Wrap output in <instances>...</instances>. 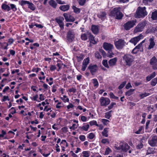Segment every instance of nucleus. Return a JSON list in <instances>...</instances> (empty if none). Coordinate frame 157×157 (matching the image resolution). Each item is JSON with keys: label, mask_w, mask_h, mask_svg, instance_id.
<instances>
[{"label": "nucleus", "mask_w": 157, "mask_h": 157, "mask_svg": "<svg viewBox=\"0 0 157 157\" xmlns=\"http://www.w3.org/2000/svg\"><path fill=\"white\" fill-rule=\"evenodd\" d=\"M120 7H116L114 8L111 12V15L115 17L117 19H121L123 16L122 13L120 11Z\"/></svg>", "instance_id": "1"}, {"label": "nucleus", "mask_w": 157, "mask_h": 157, "mask_svg": "<svg viewBox=\"0 0 157 157\" xmlns=\"http://www.w3.org/2000/svg\"><path fill=\"white\" fill-rule=\"evenodd\" d=\"M146 9L145 7H138L136 12V17L140 18L146 16L147 13L146 11Z\"/></svg>", "instance_id": "2"}, {"label": "nucleus", "mask_w": 157, "mask_h": 157, "mask_svg": "<svg viewBox=\"0 0 157 157\" xmlns=\"http://www.w3.org/2000/svg\"><path fill=\"white\" fill-rule=\"evenodd\" d=\"M123 60L124 61L126 65L130 66L134 60L132 56L129 54L124 55L123 57Z\"/></svg>", "instance_id": "3"}, {"label": "nucleus", "mask_w": 157, "mask_h": 157, "mask_svg": "<svg viewBox=\"0 0 157 157\" xmlns=\"http://www.w3.org/2000/svg\"><path fill=\"white\" fill-rule=\"evenodd\" d=\"M146 24L147 22L146 21L140 22L135 28L134 29L135 32H138L142 31Z\"/></svg>", "instance_id": "4"}, {"label": "nucleus", "mask_w": 157, "mask_h": 157, "mask_svg": "<svg viewBox=\"0 0 157 157\" xmlns=\"http://www.w3.org/2000/svg\"><path fill=\"white\" fill-rule=\"evenodd\" d=\"M136 22V20L128 21L124 24V29L126 30H129L135 25Z\"/></svg>", "instance_id": "5"}, {"label": "nucleus", "mask_w": 157, "mask_h": 157, "mask_svg": "<svg viewBox=\"0 0 157 157\" xmlns=\"http://www.w3.org/2000/svg\"><path fill=\"white\" fill-rule=\"evenodd\" d=\"M99 101L101 106H106L108 105L110 102V100L109 98L104 97H101L100 98Z\"/></svg>", "instance_id": "6"}, {"label": "nucleus", "mask_w": 157, "mask_h": 157, "mask_svg": "<svg viewBox=\"0 0 157 157\" xmlns=\"http://www.w3.org/2000/svg\"><path fill=\"white\" fill-rule=\"evenodd\" d=\"M75 33L73 30H71L68 31L67 34V37L69 42H71L73 41L75 38Z\"/></svg>", "instance_id": "7"}, {"label": "nucleus", "mask_w": 157, "mask_h": 157, "mask_svg": "<svg viewBox=\"0 0 157 157\" xmlns=\"http://www.w3.org/2000/svg\"><path fill=\"white\" fill-rule=\"evenodd\" d=\"M150 63L153 70H157V59L155 56H153L151 59Z\"/></svg>", "instance_id": "8"}, {"label": "nucleus", "mask_w": 157, "mask_h": 157, "mask_svg": "<svg viewBox=\"0 0 157 157\" xmlns=\"http://www.w3.org/2000/svg\"><path fill=\"white\" fill-rule=\"evenodd\" d=\"M148 144L152 147L157 145V136H152L148 141Z\"/></svg>", "instance_id": "9"}, {"label": "nucleus", "mask_w": 157, "mask_h": 157, "mask_svg": "<svg viewBox=\"0 0 157 157\" xmlns=\"http://www.w3.org/2000/svg\"><path fill=\"white\" fill-rule=\"evenodd\" d=\"M143 37V35L141 34L138 36L132 38L129 40V42L135 45L140 40L142 39Z\"/></svg>", "instance_id": "10"}, {"label": "nucleus", "mask_w": 157, "mask_h": 157, "mask_svg": "<svg viewBox=\"0 0 157 157\" xmlns=\"http://www.w3.org/2000/svg\"><path fill=\"white\" fill-rule=\"evenodd\" d=\"M115 45L116 48L118 49L122 48L125 45L124 40L120 39L115 42Z\"/></svg>", "instance_id": "11"}, {"label": "nucleus", "mask_w": 157, "mask_h": 157, "mask_svg": "<svg viewBox=\"0 0 157 157\" xmlns=\"http://www.w3.org/2000/svg\"><path fill=\"white\" fill-rule=\"evenodd\" d=\"M143 46L141 44H139L132 50V53L136 54L138 52H142L143 51Z\"/></svg>", "instance_id": "12"}, {"label": "nucleus", "mask_w": 157, "mask_h": 157, "mask_svg": "<svg viewBox=\"0 0 157 157\" xmlns=\"http://www.w3.org/2000/svg\"><path fill=\"white\" fill-rule=\"evenodd\" d=\"M88 68L89 69L92 75L96 72L98 69V67L96 65L90 64Z\"/></svg>", "instance_id": "13"}, {"label": "nucleus", "mask_w": 157, "mask_h": 157, "mask_svg": "<svg viewBox=\"0 0 157 157\" xmlns=\"http://www.w3.org/2000/svg\"><path fill=\"white\" fill-rule=\"evenodd\" d=\"M63 16L67 22H74L75 20L74 17L69 14L64 13Z\"/></svg>", "instance_id": "14"}, {"label": "nucleus", "mask_w": 157, "mask_h": 157, "mask_svg": "<svg viewBox=\"0 0 157 157\" xmlns=\"http://www.w3.org/2000/svg\"><path fill=\"white\" fill-rule=\"evenodd\" d=\"M64 20V18L62 17H60L59 18H56L55 19L56 21L59 25L61 29H64V25L63 22Z\"/></svg>", "instance_id": "15"}, {"label": "nucleus", "mask_w": 157, "mask_h": 157, "mask_svg": "<svg viewBox=\"0 0 157 157\" xmlns=\"http://www.w3.org/2000/svg\"><path fill=\"white\" fill-rule=\"evenodd\" d=\"M129 147V146L126 143H121L118 147L119 149H121L122 151L124 152H127Z\"/></svg>", "instance_id": "16"}, {"label": "nucleus", "mask_w": 157, "mask_h": 157, "mask_svg": "<svg viewBox=\"0 0 157 157\" xmlns=\"http://www.w3.org/2000/svg\"><path fill=\"white\" fill-rule=\"evenodd\" d=\"M90 59L89 57L84 59L82 64V70L84 71L86 70L87 65L89 63Z\"/></svg>", "instance_id": "17"}, {"label": "nucleus", "mask_w": 157, "mask_h": 157, "mask_svg": "<svg viewBox=\"0 0 157 157\" xmlns=\"http://www.w3.org/2000/svg\"><path fill=\"white\" fill-rule=\"evenodd\" d=\"M103 48L106 50L110 51L114 47L112 44L105 42L103 44Z\"/></svg>", "instance_id": "18"}, {"label": "nucleus", "mask_w": 157, "mask_h": 157, "mask_svg": "<svg viewBox=\"0 0 157 157\" xmlns=\"http://www.w3.org/2000/svg\"><path fill=\"white\" fill-rule=\"evenodd\" d=\"M117 59V58L116 57H115L113 58L110 59L108 61L109 66L113 67L115 66L116 64Z\"/></svg>", "instance_id": "19"}, {"label": "nucleus", "mask_w": 157, "mask_h": 157, "mask_svg": "<svg viewBox=\"0 0 157 157\" xmlns=\"http://www.w3.org/2000/svg\"><path fill=\"white\" fill-rule=\"evenodd\" d=\"M87 35L89 37V38L90 40V42L94 44H96L97 42L94 40V37L90 33H87Z\"/></svg>", "instance_id": "20"}, {"label": "nucleus", "mask_w": 157, "mask_h": 157, "mask_svg": "<svg viewBox=\"0 0 157 157\" xmlns=\"http://www.w3.org/2000/svg\"><path fill=\"white\" fill-rule=\"evenodd\" d=\"M149 41H150V43L148 48V49L149 50L153 48L155 45V43L154 41V39L153 38H151L149 39Z\"/></svg>", "instance_id": "21"}, {"label": "nucleus", "mask_w": 157, "mask_h": 157, "mask_svg": "<svg viewBox=\"0 0 157 157\" xmlns=\"http://www.w3.org/2000/svg\"><path fill=\"white\" fill-rule=\"evenodd\" d=\"M70 8V6L69 5H62L60 6L59 9L63 11L68 10Z\"/></svg>", "instance_id": "22"}, {"label": "nucleus", "mask_w": 157, "mask_h": 157, "mask_svg": "<svg viewBox=\"0 0 157 157\" xmlns=\"http://www.w3.org/2000/svg\"><path fill=\"white\" fill-rule=\"evenodd\" d=\"M48 3L49 5L54 8L56 9V8L57 4L54 0H50Z\"/></svg>", "instance_id": "23"}, {"label": "nucleus", "mask_w": 157, "mask_h": 157, "mask_svg": "<svg viewBox=\"0 0 157 157\" xmlns=\"http://www.w3.org/2000/svg\"><path fill=\"white\" fill-rule=\"evenodd\" d=\"M1 8L2 9L7 11H9L10 10V7L8 5L5 4H2Z\"/></svg>", "instance_id": "24"}, {"label": "nucleus", "mask_w": 157, "mask_h": 157, "mask_svg": "<svg viewBox=\"0 0 157 157\" xmlns=\"http://www.w3.org/2000/svg\"><path fill=\"white\" fill-rule=\"evenodd\" d=\"M91 30L93 33L94 34H97L98 33V29L97 26L93 25L91 27Z\"/></svg>", "instance_id": "25"}, {"label": "nucleus", "mask_w": 157, "mask_h": 157, "mask_svg": "<svg viewBox=\"0 0 157 157\" xmlns=\"http://www.w3.org/2000/svg\"><path fill=\"white\" fill-rule=\"evenodd\" d=\"M109 129V128H106L104 129L103 131L102 132V134L103 136L105 137H107L108 136Z\"/></svg>", "instance_id": "26"}, {"label": "nucleus", "mask_w": 157, "mask_h": 157, "mask_svg": "<svg viewBox=\"0 0 157 157\" xmlns=\"http://www.w3.org/2000/svg\"><path fill=\"white\" fill-rule=\"evenodd\" d=\"M155 76V72H153L150 75L148 76L146 78V80L147 81H150L152 78L154 77Z\"/></svg>", "instance_id": "27"}, {"label": "nucleus", "mask_w": 157, "mask_h": 157, "mask_svg": "<svg viewBox=\"0 0 157 157\" xmlns=\"http://www.w3.org/2000/svg\"><path fill=\"white\" fill-rule=\"evenodd\" d=\"M151 18L154 20H157V11H155L152 13Z\"/></svg>", "instance_id": "28"}, {"label": "nucleus", "mask_w": 157, "mask_h": 157, "mask_svg": "<svg viewBox=\"0 0 157 157\" xmlns=\"http://www.w3.org/2000/svg\"><path fill=\"white\" fill-rule=\"evenodd\" d=\"M154 153V150L153 148L149 147L147 151L146 155L153 154Z\"/></svg>", "instance_id": "29"}, {"label": "nucleus", "mask_w": 157, "mask_h": 157, "mask_svg": "<svg viewBox=\"0 0 157 157\" xmlns=\"http://www.w3.org/2000/svg\"><path fill=\"white\" fill-rule=\"evenodd\" d=\"M106 14L105 12H101L98 14V17L101 19H103L105 17Z\"/></svg>", "instance_id": "30"}, {"label": "nucleus", "mask_w": 157, "mask_h": 157, "mask_svg": "<svg viewBox=\"0 0 157 157\" xmlns=\"http://www.w3.org/2000/svg\"><path fill=\"white\" fill-rule=\"evenodd\" d=\"M135 90V89H130L125 92V94L127 96H129L133 94V92Z\"/></svg>", "instance_id": "31"}, {"label": "nucleus", "mask_w": 157, "mask_h": 157, "mask_svg": "<svg viewBox=\"0 0 157 157\" xmlns=\"http://www.w3.org/2000/svg\"><path fill=\"white\" fill-rule=\"evenodd\" d=\"M19 2L20 5H21L22 6H23L26 4L28 5L29 4L30 2L23 0L20 1H19Z\"/></svg>", "instance_id": "32"}, {"label": "nucleus", "mask_w": 157, "mask_h": 157, "mask_svg": "<svg viewBox=\"0 0 157 157\" xmlns=\"http://www.w3.org/2000/svg\"><path fill=\"white\" fill-rule=\"evenodd\" d=\"M28 6V7L31 10L33 11H34L35 10V6L33 3L30 2Z\"/></svg>", "instance_id": "33"}, {"label": "nucleus", "mask_w": 157, "mask_h": 157, "mask_svg": "<svg viewBox=\"0 0 157 157\" xmlns=\"http://www.w3.org/2000/svg\"><path fill=\"white\" fill-rule=\"evenodd\" d=\"M112 110H110L108 112L105 113V117L108 119H109L111 117V113L113 112Z\"/></svg>", "instance_id": "34"}, {"label": "nucleus", "mask_w": 157, "mask_h": 157, "mask_svg": "<svg viewBox=\"0 0 157 157\" xmlns=\"http://www.w3.org/2000/svg\"><path fill=\"white\" fill-rule=\"evenodd\" d=\"M89 125L88 124H87L85 125H83L82 127H78L79 128H81L83 130L85 131H87L88 130V128H89Z\"/></svg>", "instance_id": "35"}, {"label": "nucleus", "mask_w": 157, "mask_h": 157, "mask_svg": "<svg viewBox=\"0 0 157 157\" xmlns=\"http://www.w3.org/2000/svg\"><path fill=\"white\" fill-rule=\"evenodd\" d=\"M150 94L149 93L145 92L140 94L139 95V96L140 97V99H142L145 97L149 96Z\"/></svg>", "instance_id": "36"}, {"label": "nucleus", "mask_w": 157, "mask_h": 157, "mask_svg": "<svg viewBox=\"0 0 157 157\" xmlns=\"http://www.w3.org/2000/svg\"><path fill=\"white\" fill-rule=\"evenodd\" d=\"M72 8L74 10V12L76 13H80V9L79 8H77L75 6H73Z\"/></svg>", "instance_id": "37"}, {"label": "nucleus", "mask_w": 157, "mask_h": 157, "mask_svg": "<svg viewBox=\"0 0 157 157\" xmlns=\"http://www.w3.org/2000/svg\"><path fill=\"white\" fill-rule=\"evenodd\" d=\"M102 64L105 67L108 68H109V67L108 64L107 60H103L102 61Z\"/></svg>", "instance_id": "38"}, {"label": "nucleus", "mask_w": 157, "mask_h": 157, "mask_svg": "<svg viewBox=\"0 0 157 157\" xmlns=\"http://www.w3.org/2000/svg\"><path fill=\"white\" fill-rule=\"evenodd\" d=\"M82 154L83 156L84 157H89L90 155V152L87 151H83Z\"/></svg>", "instance_id": "39"}, {"label": "nucleus", "mask_w": 157, "mask_h": 157, "mask_svg": "<svg viewBox=\"0 0 157 157\" xmlns=\"http://www.w3.org/2000/svg\"><path fill=\"white\" fill-rule=\"evenodd\" d=\"M157 83V78H155L152 79L151 82V85L152 86H155Z\"/></svg>", "instance_id": "40"}, {"label": "nucleus", "mask_w": 157, "mask_h": 157, "mask_svg": "<svg viewBox=\"0 0 157 157\" xmlns=\"http://www.w3.org/2000/svg\"><path fill=\"white\" fill-rule=\"evenodd\" d=\"M116 105V103L112 102L111 104L108 107V108L106 109V110H109L111 109L114 106Z\"/></svg>", "instance_id": "41"}, {"label": "nucleus", "mask_w": 157, "mask_h": 157, "mask_svg": "<svg viewBox=\"0 0 157 157\" xmlns=\"http://www.w3.org/2000/svg\"><path fill=\"white\" fill-rule=\"evenodd\" d=\"M127 82L126 81H124L122 82L121 84L118 86V88L120 89H122L125 86V84H126Z\"/></svg>", "instance_id": "42"}, {"label": "nucleus", "mask_w": 157, "mask_h": 157, "mask_svg": "<svg viewBox=\"0 0 157 157\" xmlns=\"http://www.w3.org/2000/svg\"><path fill=\"white\" fill-rule=\"evenodd\" d=\"M81 39L83 40H86L87 39V35L85 33H83L81 36Z\"/></svg>", "instance_id": "43"}, {"label": "nucleus", "mask_w": 157, "mask_h": 157, "mask_svg": "<svg viewBox=\"0 0 157 157\" xmlns=\"http://www.w3.org/2000/svg\"><path fill=\"white\" fill-rule=\"evenodd\" d=\"M153 0H143V2L145 5H148L152 2Z\"/></svg>", "instance_id": "44"}, {"label": "nucleus", "mask_w": 157, "mask_h": 157, "mask_svg": "<svg viewBox=\"0 0 157 157\" xmlns=\"http://www.w3.org/2000/svg\"><path fill=\"white\" fill-rule=\"evenodd\" d=\"M10 6L11 7L10 9H12L13 11H15L17 10V8L16 7V6L14 4H10Z\"/></svg>", "instance_id": "45"}, {"label": "nucleus", "mask_w": 157, "mask_h": 157, "mask_svg": "<svg viewBox=\"0 0 157 157\" xmlns=\"http://www.w3.org/2000/svg\"><path fill=\"white\" fill-rule=\"evenodd\" d=\"M102 123L105 125H107L109 122V121L108 120L103 119L101 120Z\"/></svg>", "instance_id": "46"}, {"label": "nucleus", "mask_w": 157, "mask_h": 157, "mask_svg": "<svg viewBox=\"0 0 157 157\" xmlns=\"http://www.w3.org/2000/svg\"><path fill=\"white\" fill-rule=\"evenodd\" d=\"M111 151H112L110 149L109 147H108L106 149V150L105 151V155H108Z\"/></svg>", "instance_id": "47"}, {"label": "nucleus", "mask_w": 157, "mask_h": 157, "mask_svg": "<svg viewBox=\"0 0 157 157\" xmlns=\"http://www.w3.org/2000/svg\"><path fill=\"white\" fill-rule=\"evenodd\" d=\"M79 4L81 6H83L85 3L86 0H78Z\"/></svg>", "instance_id": "48"}, {"label": "nucleus", "mask_w": 157, "mask_h": 157, "mask_svg": "<svg viewBox=\"0 0 157 157\" xmlns=\"http://www.w3.org/2000/svg\"><path fill=\"white\" fill-rule=\"evenodd\" d=\"M93 81L94 86H98V83L97 80L96 79H93Z\"/></svg>", "instance_id": "49"}, {"label": "nucleus", "mask_w": 157, "mask_h": 157, "mask_svg": "<svg viewBox=\"0 0 157 157\" xmlns=\"http://www.w3.org/2000/svg\"><path fill=\"white\" fill-rule=\"evenodd\" d=\"M90 125L92 126L95 125L96 126H98V125L97 123V122L95 121H91L89 123Z\"/></svg>", "instance_id": "50"}, {"label": "nucleus", "mask_w": 157, "mask_h": 157, "mask_svg": "<svg viewBox=\"0 0 157 157\" xmlns=\"http://www.w3.org/2000/svg\"><path fill=\"white\" fill-rule=\"evenodd\" d=\"M95 57L98 59H101L102 57L99 53L98 52H95Z\"/></svg>", "instance_id": "51"}, {"label": "nucleus", "mask_w": 157, "mask_h": 157, "mask_svg": "<svg viewBox=\"0 0 157 157\" xmlns=\"http://www.w3.org/2000/svg\"><path fill=\"white\" fill-rule=\"evenodd\" d=\"M101 142L104 144L106 143L109 144V140L107 139H103L101 140Z\"/></svg>", "instance_id": "52"}, {"label": "nucleus", "mask_w": 157, "mask_h": 157, "mask_svg": "<svg viewBox=\"0 0 157 157\" xmlns=\"http://www.w3.org/2000/svg\"><path fill=\"white\" fill-rule=\"evenodd\" d=\"M143 129L142 126H141L139 128V130L135 132V133L136 134H140L141 133V132Z\"/></svg>", "instance_id": "53"}, {"label": "nucleus", "mask_w": 157, "mask_h": 157, "mask_svg": "<svg viewBox=\"0 0 157 157\" xmlns=\"http://www.w3.org/2000/svg\"><path fill=\"white\" fill-rule=\"evenodd\" d=\"M76 91V89L74 88H72L68 90V91L70 93L73 92V93H75Z\"/></svg>", "instance_id": "54"}, {"label": "nucleus", "mask_w": 157, "mask_h": 157, "mask_svg": "<svg viewBox=\"0 0 157 157\" xmlns=\"http://www.w3.org/2000/svg\"><path fill=\"white\" fill-rule=\"evenodd\" d=\"M94 136V135L93 133H90L88 136V137L90 139H93Z\"/></svg>", "instance_id": "55"}, {"label": "nucleus", "mask_w": 157, "mask_h": 157, "mask_svg": "<svg viewBox=\"0 0 157 157\" xmlns=\"http://www.w3.org/2000/svg\"><path fill=\"white\" fill-rule=\"evenodd\" d=\"M114 55V54L111 51V50L109 51L108 53V56L109 58H111L113 57V56Z\"/></svg>", "instance_id": "56"}, {"label": "nucleus", "mask_w": 157, "mask_h": 157, "mask_svg": "<svg viewBox=\"0 0 157 157\" xmlns=\"http://www.w3.org/2000/svg\"><path fill=\"white\" fill-rule=\"evenodd\" d=\"M56 69V67L55 65H51L50 66V69L51 71H54Z\"/></svg>", "instance_id": "57"}, {"label": "nucleus", "mask_w": 157, "mask_h": 157, "mask_svg": "<svg viewBox=\"0 0 157 157\" xmlns=\"http://www.w3.org/2000/svg\"><path fill=\"white\" fill-rule=\"evenodd\" d=\"M79 139L81 140L82 141H83L85 140V136L83 135H81L79 136Z\"/></svg>", "instance_id": "58"}, {"label": "nucleus", "mask_w": 157, "mask_h": 157, "mask_svg": "<svg viewBox=\"0 0 157 157\" xmlns=\"http://www.w3.org/2000/svg\"><path fill=\"white\" fill-rule=\"evenodd\" d=\"M143 145L142 143L140 142V144L137 146V148L139 149L142 148L143 147Z\"/></svg>", "instance_id": "59"}, {"label": "nucleus", "mask_w": 157, "mask_h": 157, "mask_svg": "<svg viewBox=\"0 0 157 157\" xmlns=\"http://www.w3.org/2000/svg\"><path fill=\"white\" fill-rule=\"evenodd\" d=\"M75 126H76V124H73L72 126L70 127V129H72V130H74L78 127V124L76 127H75Z\"/></svg>", "instance_id": "60"}, {"label": "nucleus", "mask_w": 157, "mask_h": 157, "mask_svg": "<svg viewBox=\"0 0 157 157\" xmlns=\"http://www.w3.org/2000/svg\"><path fill=\"white\" fill-rule=\"evenodd\" d=\"M99 51L101 53V54L103 56H106L105 52L103 49H100Z\"/></svg>", "instance_id": "61"}, {"label": "nucleus", "mask_w": 157, "mask_h": 157, "mask_svg": "<svg viewBox=\"0 0 157 157\" xmlns=\"http://www.w3.org/2000/svg\"><path fill=\"white\" fill-rule=\"evenodd\" d=\"M56 1L59 4H65V2L62 1L61 0H56Z\"/></svg>", "instance_id": "62"}, {"label": "nucleus", "mask_w": 157, "mask_h": 157, "mask_svg": "<svg viewBox=\"0 0 157 157\" xmlns=\"http://www.w3.org/2000/svg\"><path fill=\"white\" fill-rule=\"evenodd\" d=\"M81 120L83 122L86 121L87 120V118L84 116H82L81 118Z\"/></svg>", "instance_id": "63"}, {"label": "nucleus", "mask_w": 157, "mask_h": 157, "mask_svg": "<svg viewBox=\"0 0 157 157\" xmlns=\"http://www.w3.org/2000/svg\"><path fill=\"white\" fill-rule=\"evenodd\" d=\"M74 107V106L72 104L70 103L67 106V108L68 109H69L70 108H73Z\"/></svg>", "instance_id": "64"}]
</instances>
